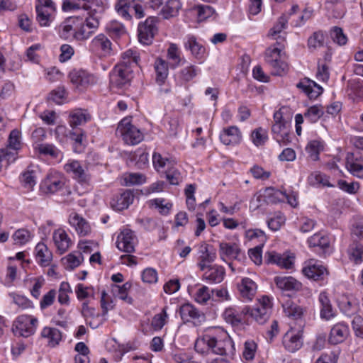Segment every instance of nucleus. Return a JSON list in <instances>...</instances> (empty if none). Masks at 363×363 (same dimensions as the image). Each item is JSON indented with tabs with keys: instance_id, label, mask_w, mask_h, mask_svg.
<instances>
[{
	"instance_id": "nucleus-1",
	"label": "nucleus",
	"mask_w": 363,
	"mask_h": 363,
	"mask_svg": "<svg viewBox=\"0 0 363 363\" xmlns=\"http://www.w3.org/2000/svg\"><path fill=\"white\" fill-rule=\"evenodd\" d=\"M194 349L203 356L209 354L221 356L233 354L235 350L233 342L228 333L220 327L207 328L196 339Z\"/></svg>"
},
{
	"instance_id": "nucleus-2",
	"label": "nucleus",
	"mask_w": 363,
	"mask_h": 363,
	"mask_svg": "<svg viewBox=\"0 0 363 363\" xmlns=\"http://www.w3.org/2000/svg\"><path fill=\"white\" fill-rule=\"evenodd\" d=\"M140 58L136 50L132 49L124 52L121 60L115 65L110 73V84L113 88L123 89L130 84L133 77V67H136Z\"/></svg>"
},
{
	"instance_id": "nucleus-3",
	"label": "nucleus",
	"mask_w": 363,
	"mask_h": 363,
	"mask_svg": "<svg viewBox=\"0 0 363 363\" xmlns=\"http://www.w3.org/2000/svg\"><path fill=\"white\" fill-rule=\"evenodd\" d=\"M284 48V43L277 41L275 45L265 51V61L272 67V73L274 75H282L286 72L287 64L281 59V51Z\"/></svg>"
},
{
	"instance_id": "nucleus-4",
	"label": "nucleus",
	"mask_w": 363,
	"mask_h": 363,
	"mask_svg": "<svg viewBox=\"0 0 363 363\" xmlns=\"http://www.w3.org/2000/svg\"><path fill=\"white\" fill-rule=\"evenodd\" d=\"M272 303L268 296H264L259 299L258 303L255 308L245 306L242 308V313L249 315L257 323L262 325L269 318L272 313Z\"/></svg>"
},
{
	"instance_id": "nucleus-5",
	"label": "nucleus",
	"mask_w": 363,
	"mask_h": 363,
	"mask_svg": "<svg viewBox=\"0 0 363 363\" xmlns=\"http://www.w3.org/2000/svg\"><path fill=\"white\" fill-rule=\"evenodd\" d=\"M38 323L36 318L21 315L13 322L12 330L15 336L28 337L35 333Z\"/></svg>"
},
{
	"instance_id": "nucleus-6",
	"label": "nucleus",
	"mask_w": 363,
	"mask_h": 363,
	"mask_svg": "<svg viewBox=\"0 0 363 363\" xmlns=\"http://www.w3.org/2000/svg\"><path fill=\"white\" fill-rule=\"evenodd\" d=\"M64 170L73 179L82 185L89 184L91 180V175L89 172L88 167L82 164L78 160H69L64 165Z\"/></svg>"
},
{
	"instance_id": "nucleus-7",
	"label": "nucleus",
	"mask_w": 363,
	"mask_h": 363,
	"mask_svg": "<svg viewBox=\"0 0 363 363\" xmlns=\"http://www.w3.org/2000/svg\"><path fill=\"white\" fill-rule=\"evenodd\" d=\"M117 133L121 135L124 142L128 145H137L143 140L142 132L126 118L119 123Z\"/></svg>"
},
{
	"instance_id": "nucleus-8",
	"label": "nucleus",
	"mask_w": 363,
	"mask_h": 363,
	"mask_svg": "<svg viewBox=\"0 0 363 363\" xmlns=\"http://www.w3.org/2000/svg\"><path fill=\"white\" fill-rule=\"evenodd\" d=\"M157 18L150 16L144 22L138 25V39L143 45H149L152 43L155 34L157 33Z\"/></svg>"
},
{
	"instance_id": "nucleus-9",
	"label": "nucleus",
	"mask_w": 363,
	"mask_h": 363,
	"mask_svg": "<svg viewBox=\"0 0 363 363\" xmlns=\"http://www.w3.org/2000/svg\"><path fill=\"white\" fill-rule=\"evenodd\" d=\"M66 183L65 177L58 172H50L42 181L40 189L45 194H55L62 190Z\"/></svg>"
},
{
	"instance_id": "nucleus-10",
	"label": "nucleus",
	"mask_w": 363,
	"mask_h": 363,
	"mask_svg": "<svg viewBox=\"0 0 363 363\" xmlns=\"http://www.w3.org/2000/svg\"><path fill=\"white\" fill-rule=\"evenodd\" d=\"M184 323H192L194 325H200L206 320L205 314L191 303H184L178 311Z\"/></svg>"
},
{
	"instance_id": "nucleus-11",
	"label": "nucleus",
	"mask_w": 363,
	"mask_h": 363,
	"mask_svg": "<svg viewBox=\"0 0 363 363\" xmlns=\"http://www.w3.org/2000/svg\"><path fill=\"white\" fill-rule=\"evenodd\" d=\"M216 259V252L213 247L205 242L198 246L197 267L204 270L213 264Z\"/></svg>"
},
{
	"instance_id": "nucleus-12",
	"label": "nucleus",
	"mask_w": 363,
	"mask_h": 363,
	"mask_svg": "<svg viewBox=\"0 0 363 363\" xmlns=\"http://www.w3.org/2000/svg\"><path fill=\"white\" fill-rule=\"evenodd\" d=\"M219 255L223 261L229 259L243 262L246 258L244 252L235 242H220L219 243Z\"/></svg>"
},
{
	"instance_id": "nucleus-13",
	"label": "nucleus",
	"mask_w": 363,
	"mask_h": 363,
	"mask_svg": "<svg viewBox=\"0 0 363 363\" xmlns=\"http://www.w3.org/2000/svg\"><path fill=\"white\" fill-rule=\"evenodd\" d=\"M137 243L138 239L135 233L130 229L125 228L118 234L116 247L119 250L130 254L135 252Z\"/></svg>"
},
{
	"instance_id": "nucleus-14",
	"label": "nucleus",
	"mask_w": 363,
	"mask_h": 363,
	"mask_svg": "<svg viewBox=\"0 0 363 363\" xmlns=\"http://www.w3.org/2000/svg\"><path fill=\"white\" fill-rule=\"evenodd\" d=\"M303 274L314 281H323L328 276L327 269L317 260L310 259L302 269Z\"/></svg>"
},
{
	"instance_id": "nucleus-15",
	"label": "nucleus",
	"mask_w": 363,
	"mask_h": 363,
	"mask_svg": "<svg viewBox=\"0 0 363 363\" xmlns=\"http://www.w3.org/2000/svg\"><path fill=\"white\" fill-rule=\"evenodd\" d=\"M89 49L99 57H106L111 53V42L105 35L100 34L91 41Z\"/></svg>"
},
{
	"instance_id": "nucleus-16",
	"label": "nucleus",
	"mask_w": 363,
	"mask_h": 363,
	"mask_svg": "<svg viewBox=\"0 0 363 363\" xmlns=\"http://www.w3.org/2000/svg\"><path fill=\"white\" fill-rule=\"evenodd\" d=\"M70 82L77 87H86L96 82V77L84 69H73L69 74Z\"/></svg>"
},
{
	"instance_id": "nucleus-17",
	"label": "nucleus",
	"mask_w": 363,
	"mask_h": 363,
	"mask_svg": "<svg viewBox=\"0 0 363 363\" xmlns=\"http://www.w3.org/2000/svg\"><path fill=\"white\" fill-rule=\"evenodd\" d=\"M134 198L135 195L132 190H124L113 196L110 201V205L116 211H123L128 208L133 202Z\"/></svg>"
},
{
	"instance_id": "nucleus-18",
	"label": "nucleus",
	"mask_w": 363,
	"mask_h": 363,
	"mask_svg": "<svg viewBox=\"0 0 363 363\" xmlns=\"http://www.w3.org/2000/svg\"><path fill=\"white\" fill-rule=\"evenodd\" d=\"M346 168L353 176L363 178V157L359 153L348 152L346 156Z\"/></svg>"
},
{
	"instance_id": "nucleus-19",
	"label": "nucleus",
	"mask_w": 363,
	"mask_h": 363,
	"mask_svg": "<svg viewBox=\"0 0 363 363\" xmlns=\"http://www.w3.org/2000/svg\"><path fill=\"white\" fill-rule=\"evenodd\" d=\"M201 271L203 272L202 279L209 284L220 283L225 274V270L223 267L214 264Z\"/></svg>"
},
{
	"instance_id": "nucleus-20",
	"label": "nucleus",
	"mask_w": 363,
	"mask_h": 363,
	"mask_svg": "<svg viewBox=\"0 0 363 363\" xmlns=\"http://www.w3.org/2000/svg\"><path fill=\"white\" fill-rule=\"evenodd\" d=\"M238 289L242 301H252L255 297L257 286V284L250 278L242 279L240 283L238 284Z\"/></svg>"
},
{
	"instance_id": "nucleus-21",
	"label": "nucleus",
	"mask_w": 363,
	"mask_h": 363,
	"mask_svg": "<svg viewBox=\"0 0 363 363\" xmlns=\"http://www.w3.org/2000/svg\"><path fill=\"white\" fill-rule=\"evenodd\" d=\"M184 46L189 50L193 57L197 60H202L206 53V48L200 43L193 35H188L184 39Z\"/></svg>"
},
{
	"instance_id": "nucleus-22",
	"label": "nucleus",
	"mask_w": 363,
	"mask_h": 363,
	"mask_svg": "<svg viewBox=\"0 0 363 363\" xmlns=\"http://www.w3.org/2000/svg\"><path fill=\"white\" fill-rule=\"evenodd\" d=\"M220 140L225 145H236L241 142L242 134L237 126H230L223 129Z\"/></svg>"
},
{
	"instance_id": "nucleus-23",
	"label": "nucleus",
	"mask_w": 363,
	"mask_h": 363,
	"mask_svg": "<svg viewBox=\"0 0 363 363\" xmlns=\"http://www.w3.org/2000/svg\"><path fill=\"white\" fill-rule=\"evenodd\" d=\"M265 191L269 198L272 197L269 199L271 202L283 201L286 199L291 206L296 207L298 205L296 195L294 194H287L286 191L275 189L272 187L267 188Z\"/></svg>"
},
{
	"instance_id": "nucleus-24",
	"label": "nucleus",
	"mask_w": 363,
	"mask_h": 363,
	"mask_svg": "<svg viewBox=\"0 0 363 363\" xmlns=\"http://www.w3.org/2000/svg\"><path fill=\"white\" fill-rule=\"evenodd\" d=\"M348 335V326L344 323H338L331 328L328 341L332 345H337L342 342Z\"/></svg>"
},
{
	"instance_id": "nucleus-25",
	"label": "nucleus",
	"mask_w": 363,
	"mask_h": 363,
	"mask_svg": "<svg viewBox=\"0 0 363 363\" xmlns=\"http://www.w3.org/2000/svg\"><path fill=\"white\" fill-rule=\"evenodd\" d=\"M264 259L267 264H276L285 269H291L294 264L291 257L282 256L274 251L267 252Z\"/></svg>"
},
{
	"instance_id": "nucleus-26",
	"label": "nucleus",
	"mask_w": 363,
	"mask_h": 363,
	"mask_svg": "<svg viewBox=\"0 0 363 363\" xmlns=\"http://www.w3.org/2000/svg\"><path fill=\"white\" fill-rule=\"evenodd\" d=\"M52 238L57 250L60 255L65 253L72 244V241L68 235L62 229L55 230Z\"/></svg>"
},
{
	"instance_id": "nucleus-27",
	"label": "nucleus",
	"mask_w": 363,
	"mask_h": 363,
	"mask_svg": "<svg viewBox=\"0 0 363 363\" xmlns=\"http://www.w3.org/2000/svg\"><path fill=\"white\" fill-rule=\"evenodd\" d=\"M296 86L303 91L311 99H316L323 91L320 86L318 85L315 82L306 79L298 82Z\"/></svg>"
},
{
	"instance_id": "nucleus-28",
	"label": "nucleus",
	"mask_w": 363,
	"mask_h": 363,
	"mask_svg": "<svg viewBox=\"0 0 363 363\" xmlns=\"http://www.w3.org/2000/svg\"><path fill=\"white\" fill-rule=\"evenodd\" d=\"M69 222L81 236H86L91 231L90 225L87 221L77 213H73L69 216Z\"/></svg>"
},
{
	"instance_id": "nucleus-29",
	"label": "nucleus",
	"mask_w": 363,
	"mask_h": 363,
	"mask_svg": "<svg viewBox=\"0 0 363 363\" xmlns=\"http://www.w3.org/2000/svg\"><path fill=\"white\" fill-rule=\"evenodd\" d=\"M91 118V115L87 110L85 109H75L72 111L69 116V123L73 128L82 125L89 121Z\"/></svg>"
},
{
	"instance_id": "nucleus-30",
	"label": "nucleus",
	"mask_w": 363,
	"mask_h": 363,
	"mask_svg": "<svg viewBox=\"0 0 363 363\" xmlns=\"http://www.w3.org/2000/svg\"><path fill=\"white\" fill-rule=\"evenodd\" d=\"M36 260L41 267L49 266L52 259V253L44 243H38L35 247Z\"/></svg>"
},
{
	"instance_id": "nucleus-31",
	"label": "nucleus",
	"mask_w": 363,
	"mask_h": 363,
	"mask_svg": "<svg viewBox=\"0 0 363 363\" xmlns=\"http://www.w3.org/2000/svg\"><path fill=\"white\" fill-rule=\"evenodd\" d=\"M283 344L286 350L295 352L303 345L301 335L298 333L296 334L288 333L284 337Z\"/></svg>"
},
{
	"instance_id": "nucleus-32",
	"label": "nucleus",
	"mask_w": 363,
	"mask_h": 363,
	"mask_svg": "<svg viewBox=\"0 0 363 363\" xmlns=\"http://www.w3.org/2000/svg\"><path fill=\"white\" fill-rule=\"evenodd\" d=\"M114 8L117 14L123 20L128 21L132 20V0H117Z\"/></svg>"
},
{
	"instance_id": "nucleus-33",
	"label": "nucleus",
	"mask_w": 363,
	"mask_h": 363,
	"mask_svg": "<svg viewBox=\"0 0 363 363\" xmlns=\"http://www.w3.org/2000/svg\"><path fill=\"white\" fill-rule=\"evenodd\" d=\"M246 313L241 311H237L234 308H228L225 310L223 317L225 320L232 325L238 326L245 320Z\"/></svg>"
},
{
	"instance_id": "nucleus-34",
	"label": "nucleus",
	"mask_w": 363,
	"mask_h": 363,
	"mask_svg": "<svg viewBox=\"0 0 363 363\" xmlns=\"http://www.w3.org/2000/svg\"><path fill=\"white\" fill-rule=\"evenodd\" d=\"M318 300L321 305L320 308V318L328 320L335 317V313L333 309L330 301L327 296L326 293L322 292L319 295Z\"/></svg>"
},
{
	"instance_id": "nucleus-35",
	"label": "nucleus",
	"mask_w": 363,
	"mask_h": 363,
	"mask_svg": "<svg viewBox=\"0 0 363 363\" xmlns=\"http://www.w3.org/2000/svg\"><path fill=\"white\" fill-rule=\"evenodd\" d=\"M288 21L289 17L286 14H282L278 18V21L276 23V24L269 30V35L272 37L277 41H281V43H284L285 41V38L284 37H281L279 34L284 29L286 28Z\"/></svg>"
},
{
	"instance_id": "nucleus-36",
	"label": "nucleus",
	"mask_w": 363,
	"mask_h": 363,
	"mask_svg": "<svg viewBox=\"0 0 363 363\" xmlns=\"http://www.w3.org/2000/svg\"><path fill=\"white\" fill-rule=\"evenodd\" d=\"M154 67L156 73V82L162 85L164 83L169 74L168 63L164 60L159 57L155 60Z\"/></svg>"
},
{
	"instance_id": "nucleus-37",
	"label": "nucleus",
	"mask_w": 363,
	"mask_h": 363,
	"mask_svg": "<svg viewBox=\"0 0 363 363\" xmlns=\"http://www.w3.org/2000/svg\"><path fill=\"white\" fill-rule=\"evenodd\" d=\"M77 17H70L60 26V35L63 39H68L71 36L74 38V32L77 28L76 25Z\"/></svg>"
},
{
	"instance_id": "nucleus-38",
	"label": "nucleus",
	"mask_w": 363,
	"mask_h": 363,
	"mask_svg": "<svg viewBox=\"0 0 363 363\" xmlns=\"http://www.w3.org/2000/svg\"><path fill=\"white\" fill-rule=\"evenodd\" d=\"M277 286L283 290H298L301 284L291 277H277L274 279Z\"/></svg>"
},
{
	"instance_id": "nucleus-39",
	"label": "nucleus",
	"mask_w": 363,
	"mask_h": 363,
	"mask_svg": "<svg viewBox=\"0 0 363 363\" xmlns=\"http://www.w3.org/2000/svg\"><path fill=\"white\" fill-rule=\"evenodd\" d=\"M308 243L310 247H319L321 249H327L330 247V240L328 235L318 233L308 239Z\"/></svg>"
},
{
	"instance_id": "nucleus-40",
	"label": "nucleus",
	"mask_w": 363,
	"mask_h": 363,
	"mask_svg": "<svg viewBox=\"0 0 363 363\" xmlns=\"http://www.w3.org/2000/svg\"><path fill=\"white\" fill-rule=\"evenodd\" d=\"M149 206L157 209L158 212L162 216H167L172 208L171 202H166L163 198L151 199L148 201Z\"/></svg>"
},
{
	"instance_id": "nucleus-41",
	"label": "nucleus",
	"mask_w": 363,
	"mask_h": 363,
	"mask_svg": "<svg viewBox=\"0 0 363 363\" xmlns=\"http://www.w3.org/2000/svg\"><path fill=\"white\" fill-rule=\"evenodd\" d=\"M130 286L131 284L129 282H126L122 286L113 284L111 291L116 297H118L128 303H132L133 299L131 297L128 296V291L130 289Z\"/></svg>"
},
{
	"instance_id": "nucleus-42",
	"label": "nucleus",
	"mask_w": 363,
	"mask_h": 363,
	"mask_svg": "<svg viewBox=\"0 0 363 363\" xmlns=\"http://www.w3.org/2000/svg\"><path fill=\"white\" fill-rule=\"evenodd\" d=\"M182 8L179 0H169L162 9V13L164 18H169L178 14Z\"/></svg>"
},
{
	"instance_id": "nucleus-43",
	"label": "nucleus",
	"mask_w": 363,
	"mask_h": 363,
	"mask_svg": "<svg viewBox=\"0 0 363 363\" xmlns=\"http://www.w3.org/2000/svg\"><path fill=\"white\" fill-rule=\"evenodd\" d=\"M325 35L320 30L314 32L308 39V48L310 51L313 52L317 49L323 47Z\"/></svg>"
},
{
	"instance_id": "nucleus-44",
	"label": "nucleus",
	"mask_w": 363,
	"mask_h": 363,
	"mask_svg": "<svg viewBox=\"0 0 363 363\" xmlns=\"http://www.w3.org/2000/svg\"><path fill=\"white\" fill-rule=\"evenodd\" d=\"M308 181L312 186H333V185L330 183L328 177L319 172L311 174L308 178Z\"/></svg>"
},
{
	"instance_id": "nucleus-45",
	"label": "nucleus",
	"mask_w": 363,
	"mask_h": 363,
	"mask_svg": "<svg viewBox=\"0 0 363 363\" xmlns=\"http://www.w3.org/2000/svg\"><path fill=\"white\" fill-rule=\"evenodd\" d=\"M348 255L350 260L355 264H360L363 261V245L354 242L348 248Z\"/></svg>"
},
{
	"instance_id": "nucleus-46",
	"label": "nucleus",
	"mask_w": 363,
	"mask_h": 363,
	"mask_svg": "<svg viewBox=\"0 0 363 363\" xmlns=\"http://www.w3.org/2000/svg\"><path fill=\"white\" fill-rule=\"evenodd\" d=\"M76 25H77V28H76L74 32V39L77 40L82 41L86 40L94 33V30L89 31L86 30L84 21L81 18L77 17Z\"/></svg>"
},
{
	"instance_id": "nucleus-47",
	"label": "nucleus",
	"mask_w": 363,
	"mask_h": 363,
	"mask_svg": "<svg viewBox=\"0 0 363 363\" xmlns=\"http://www.w3.org/2000/svg\"><path fill=\"white\" fill-rule=\"evenodd\" d=\"M41 335L43 337L49 338V344L52 347L58 345L62 339L60 331L58 329L53 328H44L42 330Z\"/></svg>"
},
{
	"instance_id": "nucleus-48",
	"label": "nucleus",
	"mask_w": 363,
	"mask_h": 363,
	"mask_svg": "<svg viewBox=\"0 0 363 363\" xmlns=\"http://www.w3.org/2000/svg\"><path fill=\"white\" fill-rule=\"evenodd\" d=\"M323 149V143L316 140L310 141L306 146V151L313 161H317L319 159V154Z\"/></svg>"
},
{
	"instance_id": "nucleus-49",
	"label": "nucleus",
	"mask_w": 363,
	"mask_h": 363,
	"mask_svg": "<svg viewBox=\"0 0 363 363\" xmlns=\"http://www.w3.org/2000/svg\"><path fill=\"white\" fill-rule=\"evenodd\" d=\"M17 159L15 151L10 152L9 148L0 149V172L5 167L6 168L11 163Z\"/></svg>"
},
{
	"instance_id": "nucleus-50",
	"label": "nucleus",
	"mask_w": 363,
	"mask_h": 363,
	"mask_svg": "<svg viewBox=\"0 0 363 363\" xmlns=\"http://www.w3.org/2000/svg\"><path fill=\"white\" fill-rule=\"evenodd\" d=\"M191 11L197 16L199 21L207 19L214 13V9L208 5H197L194 6Z\"/></svg>"
},
{
	"instance_id": "nucleus-51",
	"label": "nucleus",
	"mask_w": 363,
	"mask_h": 363,
	"mask_svg": "<svg viewBox=\"0 0 363 363\" xmlns=\"http://www.w3.org/2000/svg\"><path fill=\"white\" fill-rule=\"evenodd\" d=\"M5 148H9L10 152L15 151L18 157V151L21 148L20 131L14 129L10 133L9 145Z\"/></svg>"
},
{
	"instance_id": "nucleus-52",
	"label": "nucleus",
	"mask_w": 363,
	"mask_h": 363,
	"mask_svg": "<svg viewBox=\"0 0 363 363\" xmlns=\"http://www.w3.org/2000/svg\"><path fill=\"white\" fill-rule=\"evenodd\" d=\"M167 58L172 61L171 67L172 68H176L180 65L182 58L180 56V51L176 44L171 43L169 45L167 49Z\"/></svg>"
},
{
	"instance_id": "nucleus-53",
	"label": "nucleus",
	"mask_w": 363,
	"mask_h": 363,
	"mask_svg": "<svg viewBox=\"0 0 363 363\" xmlns=\"http://www.w3.org/2000/svg\"><path fill=\"white\" fill-rule=\"evenodd\" d=\"M323 108L320 106H313L308 108L304 113L306 120L310 123H315L323 115Z\"/></svg>"
},
{
	"instance_id": "nucleus-54",
	"label": "nucleus",
	"mask_w": 363,
	"mask_h": 363,
	"mask_svg": "<svg viewBox=\"0 0 363 363\" xmlns=\"http://www.w3.org/2000/svg\"><path fill=\"white\" fill-rule=\"evenodd\" d=\"M75 293L79 301L89 297L94 298V289L92 286H85L82 284H78L75 288Z\"/></svg>"
},
{
	"instance_id": "nucleus-55",
	"label": "nucleus",
	"mask_w": 363,
	"mask_h": 363,
	"mask_svg": "<svg viewBox=\"0 0 363 363\" xmlns=\"http://www.w3.org/2000/svg\"><path fill=\"white\" fill-rule=\"evenodd\" d=\"M36 20L40 26L48 27L52 21V16L55 11H48V10H40L35 9Z\"/></svg>"
},
{
	"instance_id": "nucleus-56",
	"label": "nucleus",
	"mask_w": 363,
	"mask_h": 363,
	"mask_svg": "<svg viewBox=\"0 0 363 363\" xmlns=\"http://www.w3.org/2000/svg\"><path fill=\"white\" fill-rule=\"evenodd\" d=\"M251 138L256 146L263 145L268 139L267 132L262 128H258L252 132Z\"/></svg>"
},
{
	"instance_id": "nucleus-57",
	"label": "nucleus",
	"mask_w": 363,
	"mask_h": 363,
	"mask_svg": "<svg viewBox=\"0 0 363 363\" xmlns=\"http://www.w3.org/2000/svg\"><path fill=\"white\" fill-rule=\"evenodd\" d=\"M167 308V307H164L161 313L155 315L152 318L151 325L155 330H161L165 325L168 318Z\"/></svg>"
},
{
	"instance_id": "nucleus-58",
	"label": "nucleus",
	"mask_w": 363,
	"mask_h": 363,
	"mask_svg": "<svg viewBox=\"0 0 363 363\" xmlns=\"http://www.w3.org/2000/svg\"><path fill=\"white\" fill-rule=\"evenodd\" d=\"M339 307L347 315H351L357 310V305L355 301H351L347 298H343L339 302Z\"/></svg>"
},
{
	"instance_id": "nucleus-59",
	"label": "nucleus",
	"mask_w": 363,
	"mask_h": 363,
	"mask_svg": "<svg viewBox=\"0 0 363 363\" xmlns=\"http://www.w3.org/2000/svg\"><path fill=\"white\" fill-rule=\"evenodd\" d=\"M196 191L195 184H188L184 190L185 196L186 198V203L189 210L194 211L196 207V199L194 193Z\"/></svg>"
},
{
	"instance_id": "nucleus-60",
	"label": "nucleus",
	"mask_w": 363,
	"mask_h": 363,
	"mask_svg": "<svg viewBox=\"0 0 363 363\" xmlns=\"http://www.w3.org/2000/svg\"><path fill=\"white\" fill-rule=\"evenodd\" d=\"M38 150L41 155H50L54 158L58 157L61 153L60 150L52 144H40L38 146Z\"/></svg>"
},
{
	"instance_id": "nucleus-61",
	"label": "nucleus",
	"mask_w": 363,
	"mask_h": 363,
	"mask_svg": "<svg viewBox=\"0 0 363 363\" xmlns=\"http://www.w3.org/2000/svg\"><path fill=\"white\" fill-rule=\"evenodd\" d=\"M82 259L83 257L80 253L78 257L70 253L62 258V262L66 269H73L80 265Z\"/></svg>"
},
{
	"instance_id": "nucleus-62",
	"label": "nucleus",
	"mask_w": 363,
	"mask_h": 363,
	"mask_svg": "<svg viewBox=\"0 0 363 363\" xmlns=\"http://www.w3.org/2000/svg\"><path fill=\"white\" fill-rule=\"evenodd\" d=\"M30 232L24 228H21L15 231L12 235L14 244L16 245H24L30 240Z\"/></svg>"
},
{
	"instance_id": "nucleus-63",
	"label": "nucleus",
	"mask_w": 363,
	"mask_h": 363,
	"mask_svg": "<svg viewBox=\"0 0 363 363\" xmlns=\"http://www.w3.org/2000/svg\"><path fill=\"white\" fill-rule=\"evenodd\" d=\"M284 311L287 316L294 319H298L303 315V309L294 303H286L284 306Z\"/></svg>"
},
{
	"instance_id": "nucleus-64",
	"label": "nucleus",
	"mask_w": 363,
	"mask_h": 363,
	"mask_svg": "<svg viewBox=\"0 0 363 363\" xmlns=\"http://www.w3.org/2000/svg\"><path fill=\"white\" fill-rule=\"evenodd\" d=\"M35 172L33 170L27 169L21 174L20 179L26 188H32L36 184Z\"/></svg>"
}]
</instances>
